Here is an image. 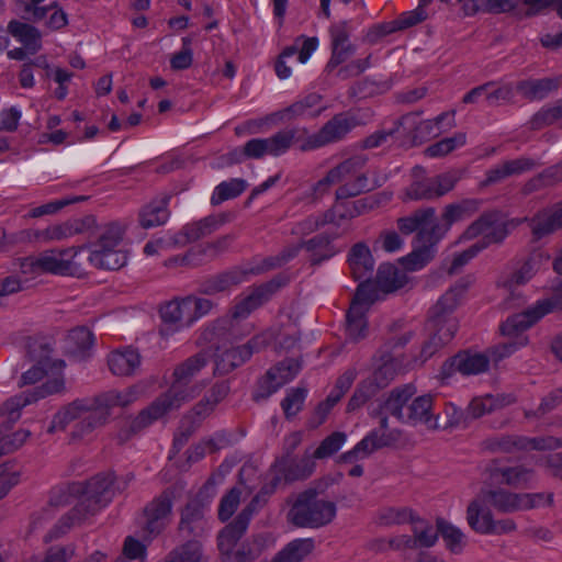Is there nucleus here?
<instances>
[{
  "label": "nucleus",
  "instance_id": "19",
  "mask_svg": "<svg viewBox=\"0 0 562 562\" xmlns=\"http://www.w3.org/2000/svg\"><path fill=\"white\" fill-rule=\"evenodd\" d=\"M541 498V494H517L504 488L490 490L484 493V499L503 514L531 509Z\"/></svg>",
  "mask_w": 562,
  "mask_h": 562
},
{
  "label": "nucleus",
  "instance_id": "58",
  "mask_svg": "<svg viewBox=\"0 0 562 562\" xmlns=\"http://www.w3.org/2000/svg\"><path fill=\"white\" fill-rule=\"evenodd\" d=\"M231 550L232 548L228 551H222L227 554L224 562H254L263 552V540L257 537L243 543L236 552L229 553Z\"/></svg>",
  "mask_w": 562,
  "mask_h": 562
},
{
  "label": "nucleus",
  "instance_id": "60",
  "mask_svg": "<svg viewBox=\"0 0 562 562\" xmlns=\"http://www.w3.org/2000/svg\"><path fill=\"white\" fill-rule=\"evenodd\" d=\"M246 188L247 183L243 179L235 178L228 181H223L215 187L211 196V203L213 205H218L226 200L237 198L246 190Z\"/></svg>",
  "mask_w": 562,
  "mask_h": 562
},
{
  "label": "nucleus",
  "instance_id": "20",
  "mask_svg": "<svg viewBox=\"0 0 562 562\" xmlns=\"http://www.w3.org/2000/svg\"><path fill=\"white\" fill-rule=\"evenodd\" d=\"M284 285L281 278L272 280L255 286L248 295L238 301L232 308L231 315L234 319L246 318L251 312L267 303L272 295Z\"/></svg>",
  "mask_w": 562,
  "mask_h": 562
},
{
  "label": "nucleus",
  "instance_id": "38",
  "mask_svg": "<svg viewBox=\"0 0 562 562\" xmlns=\"http://www.w3.org/2000/svg\"><path fill=\"white\" fill-rule=\"evenodd\" d=\"M348 262L355 280L371 278L374 260L369 247L364 243H357L352 246Z\"/></svg>",
  "mask_w": 562,
  "mask_h": 562
},
{
  "label": "nucleus",
  "instance_id": "42",
  "mask_svg": "<svg viewBox=\"0 0 562 562\" xmlns=\"http://www.w3.org/2000/svg\"><path fill=\"white\" fill-rule=\"evenodd\" d=\"M493 517L492 510L480 499L471 501L467 507V522L476 533L487 535Z\"/></svg>",
  "mask_w": 562,
  "mask_h": 562
},
{
  "label": "nucleus",
  "instance_id": "30",
  "mask_svg": "<svg viewBox=\"0 0 562 562\" xmlns=\"http://www.w3.org/2000/svg\"><path fill=\"white\" fill-rule=\"evenodd\" d=\"M204 507L198 499L187 503L181 510L178 530L186 537H200L205 530Z\"/></svg>",
  "mask_w": 562,
  "mask_h": 562
},
{
  "label": "nucleus",
  "instance_id": "29",
  "mask_svg": "<svg viewBox=\"0 0 562 562\" xmlns=\"http://www.w3.org/2000/svg\"><path fill=\"white\" fill-rule=\"evenodd\" d=\"M481 203L482 201L479 199H464L458 203L448 204L441 215L443 223H432L431 227H439V234L443 237L453 223L467 220L475 214L480 210Z\"/></svg>",
  "mask_w": 562,
  "mask_h": 562
},
{
  "label": "nucleus",
  "instance_id": "41",
  "mask_svg": "<svg viewBox=\"0 0 562 562\" xmlns=\"http://www.w3.org/2000/svg\"><path fill=\"white\" fill-rule=\"evenodd\" d=\"M108 419L109 413H106L104 408H100L97 404L92 405L91 409L86 411L85 416L74 426L71 438L81 439L90 435L97 428L105 425Z\"/></svg>",
  "mask_w": 562,
  "mask_h": 562
},
{
  "label": "nucleus",
  "instance_id": "49",
  "mask_svg": "<svg viewBox=\"0 0 562 562\" xmlns=\"http://www.w3.org/2000/svg\"><path fill=\"white\" fill-rule=\"evenodd\" d=\"M137 397V392L134 387H128L124 391L110 390L93 397L94 404L104 408L110 414L113 407H126L132 404Z\"/></svg>",
  "mask_w": 562,
  "mask_h": 562
},
{
  "label": "nucleus",
  "instance_id": "46",
  "mask_svg": "<svg viewBox=\"0 0 562 562\" xmlns=\"http://www.w3.org/2000/svg\"><path fill=\"white\" fill-rule=\"evenodd\" d=\"M543 261L541 252H531L522 265L505 281V286L513 290L515 286L526 284L539 270Z\"/></svg>",
  "mask_w": 562,
  "mask_h": 562
},
{
  "label": "nucleus",
  "instance_id": "8",
  "mask_svg": "<svg viewBox=\"0 0 562 562\" xmlns=\"http://www.w3.org/2000/svg\"><path fill=\"white\" fill-rule=\"evenodd\" d=\"M384 413L381 407L371 413L372 417L379 418V428L371 430L353 449L345 452L341 456L345 462L368 458L374 451L390 447L397 441L401 434L398 430H389V418Z\"/></svg>",
  "mask_w": 562,
  "mask_h": 562
},
{
  "label": "nucleus",
  "instance_id": "35",
  "mask_svg": "<svg viewBox=\"0 0 562 562\" xmlns=\"http://www.w3.org/2000/svg\"><path fill=\"white\" fill-rule=\"evenodd\" d=\"M536 165V161L528 157H519L517 159L504 161L503 164L486 171V178L482 182V186L487 187L497 183L507 177L521 175L533 169Z\"/></svg>",
  "mask_w": 562,
  "mask_h": 562
},
{
  "label": "nucleus",
  "instance_id": "23",
  "mask_svg": "<svg viewBox=\"0 0 562 562\" xmlns=\"http://www.w3.org/2000/svg\"><path fill=\"white\" fill-rule=\"evenodd\" d=\"M171 411L173 409L169 407L160 396H158L147 408L143 409L136 417L128 420L120 430L117 435L120 442L128 440L133 435L139 432L154 420H157Z\"/></svg>",
  "mask_w": 562,
  "mask_h": 562
},
{
  "label": "nucleus",
  "instance_id": "22",
  "mask_svg": "<svg viewBox=\"0 0 562 562\" xmlns=\"http://www.w3.org/2000/svg\"><path fill=\"white\" fill-rule=\"evenodd\" d=\"M263 504L261 495H255L238 516L220 532L217 541L221 551H228L237 543L246 532L254 513Z\"/></svg>",
  "mask_w": 562,
  "mask_h": 562
},
{
  "label": "nucleus",
  "instance_id": "48",
  "mask_svg": "<svg viewBox=\"0 0 562 562\" xmlns=\"http://www.w3.org/2000/svg\"><path fill=\"white\" fill-rule=\"evenodd\" d=\"M508 404L509 401H507V397L504 395L486 394L484 396L474 397L469 403L467 412L471 422Z\"/></svg>",
  "mask_w": 562,
  "mask_h": 562
},
{
  "label": "nucleus",
  "instance_id": "32",
  "mask_svg": "<svg viewBox=\"0 0 562 562\" xmlns=\"http://www.w3.org/2000/svg\"><path fill=\"white\" fill-rule=\"evenodd\" d=\"M169 200V195H162L153 199L150 202L142 206L138 212V223L140 227L149 229L164 225L170 216V211L168 209Z\"/></svg>",
  "mask_w": 562,
  "mask_h": 562
},
{
  "label": "nucleus",
  "instance_id": "9",
  "mask_svg": "<svg viewBox=\"0 0 562 562\" xmlns=\"http://www.w3.org/2000/svg\"><path fill=\"white\" fill-rule=\"evenodd\" d=\"M52 378H48L42 385L35 387L33 391L22 392L16 394L0 405V415L8 416L10 422H18L21 417V411L41 398L54 394H63L66 392V381L61 371L50 372Z\"/></svg>",
  "mask_w": 562,
  "mask_h": 562
},
{
  "label": "nucleus",
  "instance_id": "12",
  "mask_svg": "<svg viewBox=\"0 0 562 562\" xmlns=\"http://www.w3.org/2000/svg\"><path fill=\"white\" fill-rule=\"evenodd\" d=\"M483 235L475 244H484V249L493 244H502L508 235L507 223L498 211L484 212L471 223L462 234L464 239H474Z\"/></svg>",
  "mask_w": 562,
  "mask_h": 562
},
{
  "label": "nucleus",
  "instance_id": "51",
  "mask_svg": "<svg viewBox=\"0 0 562 562\" xmlns=\"http://www.w3.org/2000/svg\"><path fill=\"white\" fill-rule=\"evenodd\" d=\"M346 333L351 341H359L368 334V322L363 307L351 304L346 315Z\"/></svg>",
  "mask_w": 562,
  "mask_h": 562
},
{
  "label": "nucleus",
  "instance_id": "54",
  "mask_svg": "<svg viewBox=\"0 0 562 562\" xmlns=\"http://www.w3.org/2000/svg\"><path fill=\"white\" fill-rule=\"evenodd\" d=\"M436 210L435 207H425L416 210L409 216L400 217L397 220V227L400 232L404 235H409L422 228H426L425 225L432 223L435 218Z\"/></svg>",
  "mask_w": 562,
  "mask_h": 562
},
{
  "label": "nucleus",
  "instance_id": "55",
  "mask_svg": "<svg viewBox=\"0 0 562 562\" xmlns=\"http://www.w3.org/2000/svg\"><path fill=\"white\" fill-rule=\"evenodd\" d=\"M340 235L341 233H337L334 236L319 234L304 241V248L312 252L311 261L313 265H318L322 261L329 259L334 255V250L330 244L334 238Z\"/></svg>",
  "mask_w": 562,
  "mask_h": 562
},
{
  "label": "nucleus",
  "instance_id": "1",
  "mask_svg": "<svg viewBox=\"0 0 562 562\" xmlns=\"http://www.w3.org/2000/svg\"><path fill=\"white\" fill-rule=\"evenodd\" d=\"M113 483L112 472L98 473L86 482L74 483L71 493L79 496V502L58 520L56 536L85 524L104 508L113 498Z\"/></svg>",
  "mask_w": 562,
  "mask_h": 562
},
{
  "label": "nucleus",
  "instance_id": "17",
  "mask_svg": "<svg viewBox=\"0 0 562 562\" xmlns=\"http://www.w3.org/2000/svg\"><path fill=\"white\" fill-rule=\"evenodd\" d=\"M330 58L325 71L330 74L356 53V46L350 42L351 29L348 21H340L330 25Z\"/></svg>",
  "mask_w": 562,
  "mask_h": 562
},
{
  "label": "nucleus",
  "instance_id": "27",
  "mask_svg": "<svg viewBox=\"0 0 562 562\" xmlns=\"http://www.w3.org/2000/svg\"><path fill=\"white\" fill-rule=\"evenodd\" d=\"M398 362L389 352H382L379 359L374 360L372 373L363 382L378 394L381 390L390 385L398 372Z\"/></svg>",
  "mask_w": 562,
  "mask_h": 562
},
{
  "label": "nucleus",
  "instance_id": "47",
  "mask_svg": "<svg viewBox=\"0 0 562 562\" xmlns=\"http://www.w3.org/2000/svg\"><path fill=\"white\" fill-rule=\"evenodd\" d=\"M531 232L537 239L562 227V206L553 211L538 213L530 223Z\"/></svg>",
  "mask_w": 562,
  "mask_h": 562
},
{
  "label": "nucleus",
  "instance_id": "40",
  "mask_svg": "<svg viewBox=\"0 0 562 562\" xmlns=\"http://www.w3.org/2000/svg\"><path fill=\"white\" fill-rule=\"evenodd\" d=\"M0 458L4 454L12 453L20 449L30 438L31 431L27 429H19L9 432L15 422H10L8 416L0 415Z\"/></svg>",
  "mask_w": 562,
  "mask_h": 562
},
{
  "label": "nucleus",
  "instance_id": "63",
  "mask_svg": "<svg viewBox=\"0 0 562 562\" xmlns=\"http://www.w3.org/2000/svg\"><path fill=\"white\" fill-rule=\"evenodd\" d=\"M467 143V135L463 132L456 133L451 137L442 138L441 140L428 146L425 154L428 157H443L454 149L464 146Z\"/></svg>",
  "mask_w": 562,
  "mask_h": 562
},
{
  "label": "nucleus",
  "instance_id": "62",
  "mask_svg": "<svg viewBox=\"0 0 562 562\" xmlns=\"http://www.w3.org/2000/svg\"><path fill=\"white\" fill-rule=\"evenodd\" d=\"M307 392V389L304 386L292 387L286 392L285 397L281 402L286 419H292L303 409Z\"/></svg>",
  "mask_w": 562,
  "mask_h": 562
},
{
  "label": "nucleus",
  "instance_id": "18",
  "mask_svg": "<svg viewBox=\"0 0 562 562\" xmlns=\"http://www.w3.org/2000/svg\"><path fill=\"white\" fill-rule=\"evenodd\" d=\"M490 368V358L485 353L460 351L447 359L441 367V375L449 378L456 372L462 375H476L484 373Z\"/></svg>",
  "mask_w": 562,
  "mask_h": 562
},
{
  "label": "nucleus",
  "instance_id": "64",
  "mask_svg": "<svg viewBox=\"0 0 562 562\" xmlns=\"http://www.w3.org/2000/svg\"><path fill=\"white\" fill-rule=\"evenodd\" d=\"M503 482L516 488L528 487L533 479V470L524 465L501 469Z\"/></svg>",
  "mask_w": 562,
  "mask_h": 562
},
{
  "label": "nucleus",
  "instance_id": "28",
  "mask_svg": "<svg viewBox=\"0 0 562 562\" xmlns=\"http://www.w3.org/2000/svg\"><path fill=\"white\" fill-rule=\"evenodd\" d=\"M83 247L50 249L38 255V266L42 273L67 274L72 268L71 259Z\"/></svg>",
  "mask_w": 562,
  "mask_h": 562
},
{
  "label": "nucleus",
  "instance_id": "45",
  "mask_svg": "<svg viewBox=\"0 0 562 562\" xmlns=\"http://www.w3.org/2000/svg\"><path fill=\"white\" fill-rule=\"evenodd\" d=\"M425 169L422 166H415L413 168V177L415 180L406 189V196L409 200H432L437 199L434 187L432 177H424Z\"/></svg>",
  "mask_w": 562,
  "mask_h": 562
},
{
  "label": "nucleus",
  "instance_id": "6",
  "mask_svg": "<svg viewBox=\"0 0 562 562\" xmlns=\"http://www.w3.org/2000/svg\"><path fill=\"white\" fill-rule=\"evenodd\" d=\"M465 291L467 284L457 282L429 310L426 328L445 344H449L457 331L458 324L452 313Z\"/></svg>",
  "mask_w": 562,
  "mask_h": 562
},
{
  "label": "nucleus",
  "instance_id": "31",
  "mask_svg": "<svg viewBox=\"0 0 562 562\" xmlns=\"http://www.w3.org/2000/svg\"><path fill=\"white\" fill-rule=\"evenodd\" d=\"M416 392V386L413 383L396 386L389 392L380 407L403 424L408 402Z\"/></svg>",
  "mask_w": 562,
  "mask_h": 562
},
{
  "label": "nucleus",
  "instance_id": "59",
  "mask_svg": "<svg viewBox=\"0 0 562 562\" xmlns=\"http://www.w3.org/2000/svg\"><path fill=\"white\" fill-rule=\"evenodd\" d=\"M437 528L446 547L452 553H460L465 544L463 532L443 518L437 519Z\"/></svg>",
  "mask_w": 562,
  "mask_h": 562
},
{
  "label": "nucleus",
  "instance_id": "13",
  "mask_svg": "<svg viewBox=\"0 0 562 562\" xmlns=\"http://www.w3.org/2000/svg\"><path fill=\"white\" fill-rule=\"evenodd\" d=\"M487 448L494 452L513 453L517 451L552 450L562 446V440L554 437L529 438L518 435H503L490 438Z\"/></svg>",
  "mask_w": 562,
  "mask_h": 562
},
{
  "label": "nucleus",
  "instance_id": "34",
  "mask_svg": "<svg viewBox=\"0 0 562 562\" xmlns=\"http://www.w3.org/2000/svg\"><path fill=\"white\" fill-rule=\"evenodd\" d=\"M142 357L139 352L131 347L115 350L108 357L110 371L117 376H130L139 369Z\"/></svg>",
  "mask_w": 562,
  "mask_h": 562
},
{
  "label": "nucleus",
  "instance_id": "21",
  "mask_svg": "<svg viewBox=\"0 0 562 562\" xmlns=\"http://www.w3.org/2000/svg\"><path fill=\"white\" fill-rule=\"evenodd\" d=\"M172 493L164 491L144 508L145 531L151 537L160 535L170 521Z\"/></svg>",
  "mask_w": 562,
  "mask_h": 562
},
{
  "label": "nucleus",
  "instance_id": "5",
  "mask_svg": "<svg viewBox=\"0 0 562 562\" xmlns=\"http://www.w3.org/2000/svg\"><path fill=\"white\" fill-rule=\"evenodd\" d=\"M368 162L366 155H353L328 170L329 181L340 184L336 192L337 200H348L361 193L373 190L376 186H370L363 169Z\"/></svg>",
  "mask_w": 562,
  "mask_h": 562
},
{
  "label": "nucleus",
  "instance_id": "4",
  "mask_svg": "<svg viewBox=\"0 0 562 562\" xmlns=\"http://www.w3.org/2000/svg\"><path fill=\"white\" fill-rule=\"evenodd\" d=\"M557 300H543L537 302L536 305L525 310L521 313L509 316L502 325L501 331L504 336L514 337L516 340H510L496 347L494 353H497L498 359L508 357L515 352L519 347L525 346L528 342L527 336L520 335L540 318L548 313L552 312L558 306Z\"/></svg>",
  "mask_w": 562,
  "mask_h": 562
},
{
  "label": "nucleus",
  "instance_id": "36",
  "mask_svg": "<svg viewBox=\"0 0 562 562\" xmlns=\"http://www.w3.org/2000/svg\"><path fill=\"white\" fill-rule=\"evenodd\" d=\"M92 405H94L93 397L92 398H77L71 403L63 406L53 417L52 423L47 429L48 432H54L59 429L63 430L66 428L68 424L76 419H80L86 411L91 409Z\"/></svg>",
  "mask_w": 562,
  "mask_h": 562
},
{
  "label": "nucleus",
  "instance_id": "57",
  "mask_svg": "<svg viewBox=\"0 0 562 562\" xmlns=\"http://www.w3.org/2000/svg\"><path fill=\"white\" fill-rule=\"evenodd\" d=\"M415 513L409 507H384L376 514V521L381 526L404 525L415 521Z\"/></svg>",
  "mask_w": 562,
  "mask_h": 562
},
{
  "label": "nucleus",
  "instance_id": "53",
  "mask_svg": "<svg viewBox=\"0 0 562 562\" xmlns=\"http://www.w3.org/2000/svg\"><path fill=\"white\" fill-rule=\"evenodd\" d=\"M518 0H471L465 4V15L477 12L507 13L518 8Z\"/></svg>",
  "mask_w": 562,
  "mask_h": 562
},
{
  "label": "nucleus",
  "instance_id": "33",
  "mask_svg": "<svg viewBox=\"0 0 562 562\" xmlns=\"http://www.w3.org/2000/svg\"><path fill=\"white\" fill-rule=\"evenodd\" d=\"M561 85L560 78H529L516 83L517 92L528 101L543 100L557 91Z\"/></svg>",
  "mask_w": 562,
  "mask_h": 562
},
{
  "label": "nucleus",
  "instance_id": "39",
  "mask_svg": "<svg viewBox=\"0 0 562 562\" xmlns=\"http://www.w3.org/2000/svg\"><path fill=\"white\" fill-rule=\"evenodd\" d=\"M65 231L63 223L53 224L44 229H22L12 233L11 241L13 243H38L47 244L52 241L65 240Z\"/></svg>",
  "mask_w": 562,
  "mask_h": 562
},
{
  "label": "nucleus",
  "instance_id": "16",
  "mask_svg": "<svg viewBox=\"0 0 562 562\" xmlns=\"http://www.w3.org/2000/svg\"><path fill=\"white\" fill-rule=\"evenodd\" d=\"M296 128H285L267 138H252L247 142V151L251 159L265 156L278 157L285 154L299 140Z\"/></svg>",
  "mask_w": 562,
  "mask_h": 562
},
{
  "label": "nucleus",
  "instance_id": "10",
  "mask_svg": "<svg viewBox=\"0 0 562 562\" xmlns=\"http://www.w3.org/2000/svg\"><path fill=\"white\" fill-rule=\"evenodd\" d=\"M357 125V117L349 112L335 114L317 133L307 136L300 148L302 151H307L338 143Z\"/></svg>",
  "mask_w": 562,
  "mask_h": 562
},
{
  "label": "nucleus",
  "instance_id": "61",
  "mask_svg": "<svg viewBox=\"0 0 562 562\" xmlns=\"http://www.w3.org/2000/svg\"><path fill=\"white\" fill-rule=\"evenodd\" d=\"M412 525L414 533V537L412 538L415 542V549L418 547L430 548L435 546L439 535L438 528L435 530L429 522L420 519L417 516L415 517V521H413Z\"/></svg>",
  "mask_w": 562,
  "mask_h": 562
},
{
  "label": "nucleus",
  "instance_id": "2",
  "mask_svg": "<svg viewBox=\"0 0 562 562\" xmlns=\"http://www.w3.org/2000/svg\"><path fill=\"white\" fill-rule=\"evenodd\" d=\"M334 483V479L324 477L301 492L288 513L289 521L300 528L313 529L330 524L336 517V504L319 499L318 495Z\"/></svg>",
  "mask_w": 562,
  "mask_h": 562
},
{
  "label": "nucleus",
  "instance_id": "43",
  "mask_svg": "<svg viewBox=\"0 0 562 562\" xmlns=\"http://www.w3.org/2000/svg\"><path fill=\"white\" fill-rule=\"evenodd\" d=\"M89 260L95 268L119 270L126 265L127 256L116 247L95 248L91 251Z\"/></svg>",
  "mask_w": 562,
  "mask_h": 562
},
{
  "label": "nucleus",
  "instance_id": "56",
  "mask_svg": "<svg viewBox=\"0 0 562 562\" xmlns=\"http://www.w3.org/2000/svg\"><path fill=\"white\" fill-rule=\"evenodd\" d=\"M416 115H417V113H407V114L401 116L398 120H396L394 122V126L391 130L376 131L373 134L367 136L366 138H363L361 140L360 148L361 149H373V148L382 146L383 144H385L387 142V139L390 137H392L394 134L398 133L401 127H404V130L406 131L405 123L408 121L415 122Z\"/></svg>",
  "mask_w": 562,
  "mask_h": 562
},
{
  "label": "nucleus",
  "instance_id": "26",
  "mask_svg": "<svg viewBox=\"0 0 562 562\" xmlns=\"http://www.w3.org/2000/svg\"><path fill=\"white\" fill-rule=\"evenodd\" d=\"M224 222L225 220L222 215H210L198 222L187 224L175 235L171 243L175 246H184L189 243L196 241L214 233Z\"/></svg>",
  "mask_w": 562,
  "mask_h": 562
},
{
  "label": "nucleus",
  "instance_id": "15",
  "mask_svg": "<svg viewBox=\"0 0 562 562\" xmlns=\"http://www.w3.org/2000/svg\"><path fill=\"white\" fill-rule=\"evenodd\" d=\"M439 227L422 228L416 235V245L412 252L401 259L408 271H417L430 262L436 254V246L442 236Z\"/></svg>",
  "mask_w": 562,
  "mask_h": 562
},
{
  "label": "nucleus",
  "instance_id": "25",
  "mask_svg": "<svg viewBox=\"0 0 562 562\" xmlns=\"http://www.w3.org/2000/svg\"><path fill=\"white\" fill-rule=\"evenodd\" d=\"M434 396L425 394L415 397L406 407L403 424L412 426L425 425L429 429H437L438 415L432 413Z\"/></svg>",
  "mask_w": 562,
  "mask_h": 562
},
{
  "label": "nucleus",
  "instance_id": "50",
  "mask_svg": "<svg viewBox=\"0 0 562 562\" xmlns=\"http://www.w3.org/2000/svg\"><path fill=\"white\" fill-rule=\"evenodd\" d=\"M8 31L26 47L30 54H35L41 48V34L33 25L11 21Z\"/></svg>",
  "mask_w": 562,
  "mask_h": 562
},
{
  "label": "nucleus",
  "instance_id": "11",
  "mask_svg": "<svg viewBox=\"0 0 562 562\" xmlns=\"http://www.w3.org/2000/svg\"><path fill=\"white\" fill-rule=\"evenodd\" d=\"M273 335L270 331L254 336L245 345L226 349L216 356L214 374L225 375L248 361L255 352L266 348Z\"/></svg>",
  "mask_w": 562,
  "mask_h": 562
},
{
  "label": "nucleus",
  "instance_id": "24",
  "mask_svg": "<svg viewBox=\"0 0 562 562\" xmlns=\"http://www.w3.org/2000/svg\"><path fill=\"white\" fill-rule=\"evenodd\" d=\"M247 280L248 278L243 266L234 267L201 280L198 290L205 295H215L229 291Z\"/></svg>",
  "mask_w": 562,
  "mask_h": 562
},
{
  "label": "nucleus",
  "instance_id": "37",
  "mask_svg": "<svg viewBox=\"0 0 562 562\" xmlns=\"http://www.w3.org/2000/svg\"><path fill=\"white\" fill-rule=\"evenodd\" d=\"M364 206V203L360 200L350 202L336 199L333 206L323 213L324 221L326 225L331 224L337 228L342 227L345 223L359 216Z\"/></svg>",
  "mask_w": 562,
  "mask_h": 562
},
{
  "label": "nucleus",
  "instance_id": "3",
  "mask_svg": "<svg viewBox=\"0 0 562 562\" xmlns=\"http://www.w3.org/2000/svg\"><path fill=\"white\" fill-rule=\"evenodd\" d=\"M209 363L207 355L198 352L181 363L177 364L172 372V381L169 389L160 397L173 411L190 402L202 390L199 383H192V379Z\"/></svg>",
  "mask_w": 562,
  "mask_h": 562
},
{
  "label": "nucleus",
  "instance_id": "7",
  "mask_svg": "<svg viewBox=\"0 0 562 562\" xmlns=\"http://www.w3.org/2000/svg\"><path fill=\"white\" fill-rule=\"evenodd\" d=\"M53 347L49 341L45 339H35L27 345V357L34 364L22 373L18 385L20 387L35 384L48 376L50 372L61 371L65 361L61 359L53 358Z\"/></svg>",
  "mask_w": 562,
  "mask_h": 562
},
{
  "label": "nucleus",
  "instance_id": "52",
  "mask_svg": "<svg viewBox=\"0 0 562 562\" xmlns=\"http://www.w3.org/2000/svg\"><path fill=\"white\" fill-rule=\"evenodd\" d=\"M187 297L182 300H173L166 303L160 308V316L164 323L176 324L178 326H190L192 318L189 316Z\"/></svg>",
  "mask_w": 562,
  "mask_h": 562
},
{
  "label": "nucleus",
  "instance_id": "44",
  "mask_svg": "<svg viewBox=\"0 0 562 562\" xmlns=\"http://www.w3.org/2000/svg\"><path fill=\"white\" fill-rule=\"evenodd\" d=\"M376 285L383 293H391L402 289L408 279L404 271L393 265H381L375 277Z\"/></svg>",
  "mask_w": 562,
  "mask_h": 562
},
{
  "label": "nucleus",
  "instance_id": "14",
  "mask_svg": "<svg viewBox=\"0 0 562 562\" xmlns=\"http://www.w3.org/2000/svg\"><path fill=\"white\" fill-rule=\"evenodd\" d=\"M316 463L308 451L301 458L281 456L276 459L270 472L276 474V482L293 483L307 480L314 473Z\"/></svg>",
  "mask_w": 562,
  "mask_h": 562
}]
</instances>
